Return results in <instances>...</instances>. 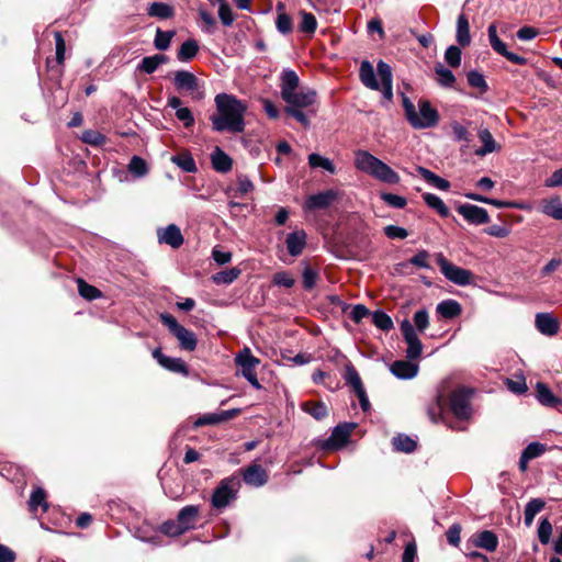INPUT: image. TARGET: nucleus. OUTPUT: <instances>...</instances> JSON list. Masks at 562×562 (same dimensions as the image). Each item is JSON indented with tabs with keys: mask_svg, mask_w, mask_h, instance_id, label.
Segmentation results:
<instances>
[{
	"mask_svg": "<svg viewBox=\"0 0 562 562\" xmlns=\"http://www.w3.org/2000/svg\"><path fill=\"white\" fill-rule=\"evenodd\" d=\"M216 113L210 116L212 128L215 132L243 133L245 130V114L247 105L233 94L218 93L215 99Z\"/></svg>",
	"mask_w": 562,
	"mask_h": 562,
	"instance_id": "1",
	"label": "nucleus"
},
{
	"mask_svg": "<svg viewBox=\"0 0 562 562\" xmlns=\"http://www.w3.org/2000/svg\"><path fill=\"white\" fill-rule=\"evenodd\" d=\"M376 71L380 82L376 80L375 71L369 60H362L359 68V78L364 87L371 90L381 91L383 97L391 101L393 98V75L392 68L383 60H379Z\"/></svg>",
	"mask_w": 562,
	"mask_h": 562,
	"instance_id": "2",
	"label": "nucleus"
},
{
	"mask_svg": "<svg viewBox=\"0 0 562 562\" xmlns=\"http://www.w3.org/2000/svg\"><path fill=\"white\" fill-rule=\"evenodd\" d=\"M353 164L359 171L367 173L380 182L397 184L401 181L395 170L368 150L359 149L355 151Z\"/></svg>",
	"mask_w": 562,
	"mask_h": 562,
	"instance_id": "3",
	"label": "nucleus"
},
{
	"mask_svg": "<svg viewBox=\"0 0 562 562\" xmlns=\"http://www.w3.org/2000/svg\"><path fill=\"white\" fill-rule=\"evenodd\" d=\"M419 113L416 112L413 102L403 95V108L408 123L414 128H429L437 125L439 116L436 109H434L429 101L420 100L418 102Z\"/></svg>",
	"mask_w": 562,
	"mask_h": 562,
	"instance_id": "4",
	"label": "nucleus"
},
{
	"mask_svg": "<svg viewBox=\"0 0 562 562\" xmlns=\"http://www.w3.org/2000/svg\"><path fill=\"white\" fill-rule=\"evenodd\" d=\"M435 257L440 272L448 281L459 286H467L473 283L474 274L472 271L453 265L441 252L436 254Z\"/></svg>",
	"mask_w": 562,
	"mask_h": 562,
	"instance_id": "5",
	"label": "nucleus"
},
{
	"mask_svg": "<svg viewBox=\"0 0 562 562\" xmlns=\"http://www.w3.org/2000/svg\"><path fill=\"white\" fill-rule=\"evenodd\" d=\"M160 321L178 339L181 349L193 351L196 348L198 340L195 334L180 325L171 314H160Z\"/></svg>",
	"mask_w": 562,
	"mask_h": 562,
	"instance_id": "6",
	"label": "nucleus"
},
{
	"mask_svg": "<svg viewBox=\"0 0 562 562\" xmlns=\"http://www.w3.org/2000/svg\"><path fill=\"white\" fill-rule=\"evenodd\" d=\"M238 481L233 477H226L220 482L214 490L211 503L216 509L227 507L237 496Z\"/></svg>",
	"mask_w": 562,
	"mask_h": 562,
	"instance_id": "7",
	"label": "nucleus"
},
{
	"mask_svg": "<svg viewBox=\"0 0 562 562\" xmlns=\"http://www.w3.org/2000/svg\"><path fill=\"white\" fill-rule=\"evenodd\" d=\"M473 392L470 389L459 387L450 395V409L452 414L461 420L469 419L472 415L471 396Z\"/></svg>",
	"mask_w": 562,
	"mask_h": 562,
	"instance_id": "8",
	"label": "nucleus"
},
{
	"mask_svg": "<svg viewBox=\"0 0 562 562\" xmlns=\"http://www.w3.org/2000/svg\"><path fill=\"white\" fill-rule=\"evenodd\" d=\"M400 329L404 341L407 344L406 357L408 360H416L420 357L423 345L417 336L413 324L408 319H404L400 324Z\"/></svg>",
	"mask_w": 562,
	"mask_h": 562,
	"instance_id": "9",
	"label": "nucleus"
},
{
	"mask_svg": "<svg viewBox=\"0 0 562 562\" xmlns=\"http://www.w3.org/2000/svg\"><path fill=\"white\" fill-rule=\"evenodd\" d=\"M353 428L355 424L345 423L337 425L330 437L325 441L323 448L329 450L344 447L348 442Z\"/></svg>",
	"mask_w": 562,
	"mask_h": 562,
	"instance_id": "10",
	"label": "nucleus"
},
{
	"mask_svg": "<svg viewBox=\"0 0 562 562\" xmlns=\"http://www.w3.org/2000/svg\"><path fill=\"white\" fill-rule=\"evenodd\" d=\"M457 211L470 224L482 225L490 222V215L487 211L477 205L468 203L461 204L458 206Z\"/></svg>",
	"mask_w": 562,
	"mask_h": 562,
	"instance_id": "11",
	"label": "nucleus"
},
{
	"mask_svg": "<svg viewBox=\"0 0 562 562\" xmlns=\"http://www.w3.org/2000/svg\"><path fill=\"white\" fill-rule=\"evenodd\" d=\"M317 93L312 88H304L300 91L291 93L290 98H285L283 101L286 103L285 106H294L296 109H304L315 103Z\"/></svg>",
	"mask_w": 562,
	"mask_h": 562,
	"instance_id": "12",
	"label": "nucleus"
},
{
	"mask_svg": "<svg viewBox=\"0 0 562 562\" xmlns=\"http://www.w3.org/2000/svg\"><path fill=\"white\" fill-rule=\"evenodd\" d=\"M307 244V234L304 229H295L289 233L285 237V246L288 252L292 257L302 255Z\"/></svg>",
	"mask_w": 562,
	"mask_h": 562,
	"instance_id": "13",
	"label": "nucleus"
},
{
	"mask_svg": "<svg viewBox=\"0 0 562 562\" xmlns=\"http://www.w3.org/2000/svg\"><path fill=\"white\" fill-rule=\"evenodd\" d=\"M337 198V193L334 190H326L316 194L310 195L304 204L305 210L315 211L322 210L329 206Z\"/></svg>",
	"mask_w": 562,
	"mask_h": 562,
	"instance_id": "14",
	"label": "nucleus"
},
{
	"mask_svg": "<svg viewBox=\"0 0 562 562\" xmlns=\"http://www.w3.org/2000/svg\"><path fill=\"white\" fill-rule=\"evenodd\" d=\"M153 357L165 369L172 372L182 373L184 375L188 374L187 364L182 359L165 356L159 348H156L153 351Z\"/></svg>",
	"mask_w": 562,
	"mask_h": 562,
	"instance_id": "15",
	"label": "nucleus"
},
{
	"mask_svg": "<svg viewBox=\"0 0 562 562\" xmlns=\"http://www.w3.org/2000/svg\"><path fill=\"white\" fill-rule=\"evenodd\" d=\"M239 413V409H228V411H222L218 413H207L202 416H200L194 422V427H201L206 425H218L222 423H225L232 418H234Z\"/></svg>",
	"mask_w": 562,
	"mask_h": 562,
	"instance_id": "16",
	"label": "nucleus"
},
{
	"mask_svg": "<svg viewBox=\"0 0 562 562\" xmlns=\"http://www.w3.org/2000/svg\"><path fill=\"white\" fill-rule=\"evenodd\" d=\"M536 328L546 336H553L560 329L558 318L550 313H538L535 318Z\"/></svg>",
	"mask_w": 562,
	"mask_h": 562,
	"instance_id": "17",
	"label": "nucleus"
},
{
	"mask_svg": "<svg viewBox=\"0 0 562 562\" xmlns=\"http://www.w3.org/2000/svg\"><path fill=\"white\" fill-rule=\"evenodd\" d=\"M300 79L297 74L292 69H283L280 77V93L282 100L290 98L291 93L299 88Z\"/></svg>",
	"mask_w": 562,
	"mask_h": 562,
	"instance_id": "18",
	"label": "nucleus"
},
{
	"mask_svg": "<svg viewBox=\"0 0 562 562\" xmlns=\"http://www.w3.org/2000/svg\"><path fill=\"white\" fill-rule=\"evenodd\" d=\"M235 362L240 368L243 376H245L256 372V367L260 360L246 347L236 355Z\"/></svg>",
	"mask_w": 562,
	"mask_h": 562,
	"instance_id": "19",
	"label": "nucleus"
},
{
	"mask_svg": "<svg viewBox=\"0 0 562 562\" xmlns=\"http://www.w3.org/2000/svg\"><path fill=\"white\" fill-rule=\"evenodd\" d=\"M157 234L160 244H167L172 248H179L183 244L181 231L175 224H170L166 228L158 229Z\"/></svg>",
	"mask_w": 562,
	"mask_h": 562,
	"instance_id": "20",
	"label": "nucleus"
},
{
	"mask_svg": "<svg viewBox=\"0 0 562 562\" xmlns=\"http://www.w3.org/2000/svg\"><path fill=\"white\" fill-rule=\"evenodd\" d=\"M173 85L179 91L193 92L199 87L196 76L188 70H178L173 76Z\"/></svg>",
	"mask_w": 562,
	"mask_h": 562,
	"instance_id": "21",
	"label": "nucleus"
},
{
	"mask_svg": "<svg viewBox=\"0 0 562 562\" xmlns=\"http://www.w3.org/2000/svg\"><path fill=\"white\" fill-rule=\"evenodd\" d=\"M200 515V506L198 505H188L181 508L177 515V519L180 525L184 529V531H189L193 529L198 522V518Z\"/></svg>",
	"mask_w": 562,
	"mask_h": 562,
	"instance_id": "22",
	"label": "nucleus"
},
{
	"mask_svg": "<svg viewBox=\"0 0 562 562\" xmlns=\"http://www.w3.org/2000/svg\"><path fill=\"white\" fill-rule=\"evenodd\" d=\"M390 371L398 379H413L418 373V366L406 360H396L391 367Z\"/></svg>",
	"mask_w": 562,
	"mask_h": 562,
	"instance_id": "23",
	"label": "nucleus"
},
{
	"mask_svg": "<svg viewBox=\"0 0 562 562\" xmlns=\"http://www.w3.org/2000/svg\"><path fill=\"white\" fill-rule=\"evenodd\" d=\"M211 164L215 171L226 173L232 170L233 159L218 146L211 154Z\"/></svg>",
	"mask_w": 562,
	"mask_h": 562,
	"instance_id": "24",
	"label": "nucleus"
},
{
	"mask_svg": "<svg viewBox=\"0 0 562 562\" xmlns=\"http://www.w3.org/2000/svg\"><path fill=\"white\" fill-rule=\"evenodd\" d=\"M267 479L266 470L259 464H252L244 472L245 483L251 486H262L267 482Z\"/></svg>",
	"mask_w": 562,
	"mask_h": 562,
	"instance_id": "25",
	"label": "nucleus"
},
{
	"mask_svg": "<svg viewBox=\"0 0 562 562\" xmlns=\"http://www.w3.org/2000/svg\"><path fill=\"white\" fill-rule=\"evenodd\" d=\"M146 13L150 18L168 20L175 16V8L167 2H151L146 8Z\"/></svg>",
	"mask_w": 562,
	"mask_h": 562,
	"instance_id": "26",
	"label": "nucleus"
},
{
	"mask_svg": "<svg viewBox=\"0 0 562 562\" xmlns=\"http://www.w3.org/2000/svg\"><path fill=\"white\" fill-rule=\"evenodd\" d=\"M479 138L483 146L475 150V155L484 157L487 154L499 150L501 146L495 142L493 135L487 128H481L479 131Z\"/></svg>",
	"mask_w": 562,
	"mask_h": 562,
	"instance_id": "27",
	"label": "nucleus"
},
{
	"mask_svg": "<svg viewBox=\"0 0 562 562\" xmlns=\"http://www.w3.org/2000/svg\"><path fill=\"white\" fill-rule=\"evenodd\" d=\"M536 392L537 398L542 405L554 408L562 406V398L557 397L546 384L538 383Z\"/></svg>",
	"mask_w": 562,
	"mask_h": 562,
	"instance_id": "28",
	"label": "nucleus"
},
{
	"mask_svg": "<svg viewBox=\"0 0 562 562\" xmlns=\"http://www.w3.org/2000/svg\"><path fill=\"white\" fill-rule=\"evenodd\" d=\"M540 211L547 216L562 221L561 199L558 195H555L550 199L542 200Z\"/></svg>",
	"mask_w": 562,
	"mask_h": 562,
	"instance_id": "29",
	"label": "nucleus"
},
{
	"mask_svg": "<svg viewBox=\"0 0 562 562\" xmlns=\"http://www.w3.org/2000/svg\"><path fill=\"white\" fill-rule=\"evenodd\" d=\"M437 313L443 318H454L462 313L461 304L452 299L443 300L437 305Z\"/></svg>",
	"mask_w": 562,
	"mask_h": 562,
	"instance_id": "30",
	"label": "nucleus"
},
{
	"mask_svg": "<svg viewBox=\"0 0 562 562\" xmlns=\"http://www.w3.org/2000/svg\"><path fill=\"white\" fill-rule=\"evenodd\" d=\"M168 58L166 55L156 54L153 56H147L142 59L138 64L137 69L142 72L150 75L157 70V68L167 63Z\"/></svg>",
	"mask_w": 562,
	"mask_h": 562,
	"instance_id": "31",
	"label": "nucleus"
},
{
	"mask_svg": "<svg viewBox=\"0 0 562 562\" xmlns=\"http://www.w3.org/2000/svg\"><path fill=\"white\" fill-rule=\"evenodd\" d=\"M417 172L423 177V179L430 184L431 187H435L436 189L447 191L450 188V182L439 176H437L431 170L425 168V167H418Z\"/></svg>",
	"mask_w": 562,
	"mask_h": 562,
	"instance_id": "32",
	"label": "nucleus"
},
{
	"mask_svg": "<svg viewBox=\"0 0 562 562\" xmlns=\"http://www.w3.org/2000/svg\"><path fill=\"white\" fill-rule=\"evenodd\" d=\"M457 42L465 47L471 43L470 26L465 14H460L457 20Z\"/></svg>",
	"mask_w": 562,
	"mask_h": 562,
	"instance_id": "33",
	"label": "nucleus"
},
{
	"mask_svg": "<svg viewBox=\"0 0 562 562\" xmlns=\"http://www.w3.org/2000/svg\"><path fill=\"white\" fill-rule=\"evenodd\" d=\"M426 205L432 210H435L441 217H448L450 211L445 202L434 193H424L422 195Z\"/></svg>",
	"mask_w": 562,
	"mask_h": 562,
	"instance_id": "34",
	"label": "nucleus"
},
{
	"mask_svg": "<svg viewBox=\"0 0 562 562\" xmlns=\"http://www.w3.org/2000/svg\"><path fill=\"white\" fill-rule=\"evenodd\" d=\"M171 161L186 172L193 173L198 170L192 155L188 151L172 156Z\"/></svg>",
	"mask_w": 562,
	"mask_h": 562,
	"instance_id": "35",
	"label": "nucleus"
},
{
	"mask_svg": "<svg viewBox=\"0 0 562 562\" xmlns=\"http://www.w3.org/2000/svg\"><path fill=\"white\" fill-rule=\"evenodd\" d=\"M277 10H278V16H277V20H276V26H277V30L281 33V34H289L292 32L293 30V25H292V19L289 14H286L285 12H283L284 10V4L283 3H278L277 5Z\"/></svg>",
	"mask_w": 562,
	"mask_h": 562,
	"instance_id": "36",
	"label": "nucleus"
},
{
	"mask_svg": "<svg viewBox=\"0 0 562 562\" xmlns=\"http://www.w3.org/2000/svg\"><path fill=\"white\" fill-rule=\"evenodd\" d=\"M198 42L195 40H187L181 44L177 53V58L180 61H189L198 54Z\"/></svg>",
	"mask_w": 562,
	"mask_h": 562,
	"instance_id": "37",
	"label": "nucleus"
},
{
	"mask_svg": "<svg viewBox=\"0 0 562 562\" xmlns=\"http://www.w3.org/2000/svg\"><path fill=\"white\" fill-rule=\"evenodd\" d=\"M475 544L479 548H482V549H485V550L492 552V551L496 550L498 540L493 531L484 530L477 535Z\"/></svg>",
	"mask_w": 562,
	"mask_h": 562,
	"instance_id": "38",
	"label": "nucleus"
},
{
	"mask_svg": "<svg viewBox=\"0 0 562 562\" xmlns=\"http://www.w3.org/2000/svg\"><path fill=\"white\" fill-rule=\"evenodd\" d=\"M302 409L316 420L325 418L328 414L327 406L323 402H305L302 404Z\"/></svg>",
	"mask_w": 562,
	"mask_h": 562,
	"instance_id": "39",
	"label": "nucleus"
},
{
	"mask_svg": "<svg viewBox=\"0 0 562 562\" xmlns=\"http://www.w3.org/2000/svg\"><path fill=\"white\" fill-rule=\"evenodd\" d=\"M544 507V502L540 498H532L525 506V524L530 526L535 519V516L539 514Z\"/></svg>",
	"mask_w": 562,
	"mask_h": 562,
	"instance_id": "40",
	"label": "nucleus"
},
{
	"mask_svg": "<svg viewBox=\"0 0 562 562\" xmlns=\"http://www.w3.org/2000/svg\"><path fill=\"white\" fill-rule=\"evenodd\" d=\"M392 443L394 450L405 453L413 452L417 447L416 441L406 435H398L394 437L392 439Z\"/></svg>",
	"mask_w": 562,
	"mask_h": 562,
	"instance_id": "41",
	"label": "nucleus"
},
{
	"mask_svg": "<svg viewBox=\"0 0 562 562\" xmlns=\"http://www.w3.org/2000/svg\"><path fill=\"white\" fill-rule=\"evenodd\" d=\"M308 165L311 168H323L324 170L331 175L336 172V168L333 161L316 153H313L308 156Z\"/></svg>",
	"mask_w": 562,
	"mask_h": 562,
	"instance_id": "42",
	"label": "nucleus"
},
{
	"mask_svg": "<svg viewBox=\"0 0 562 562\" xmlns=\"http://www.w3.org/2000/svg\"><path fill=\"white\" fill-rule=\"evenodd\" d=\"M240 272V269L234 267L213 274L212 280L216 284H231L239 277Z\"/></svg>",
	"mask_w": 562,
	"mask_h": 562,
	"instance_id": "43",
	"label": "nucleus"
},
{
	"mask_svg": "<svg viewBox=\"0 0 562 562\" xmlns=\"http://www.w3.org/2000/svg\"><path fill=\"white\" fill-rule=\"evenodd\" d=\"M176 35V32L170 31H162L161 29L156 30V35L154 40V45L156 49L158 50H167L170 46L172 37Z\"/></svg>",
	"mask_w": 562,
	"mask_h": 562,
	"instance_id": "44",
	"label": "nucleus"
},
{
	"mask_svg": "<svg viewBox=\"0 0 562 562\" xmlns=\"http://www.w3.org/2000/svg\"><path fill=\"white\" fill-rule=\"evenodd\" d=\"M429 257L430 255L427 250H419L406 262L401 263V266L406 268L409 265H413L417 268L430 269L431 267L429 265Z\"/></svg>",
	"mask_w": 562,
	"mask_h": 562,
	"instance_id": "45",
	"label": "nucleus"
},
{
	"mask_svg": "<svg viewBox=\"0 0 562 562\" xmlns=\"http://www.w3.org/2000/svg\"><path fill=\"white\" fill-rule=\"evenodd\" d=\"M344 378L346 380V383L353 389L355 393L364 389L361 378L352 364L346 366Z\"/></svg>",
	"mask_w": 562,
	"mask_h": 562,
	"instance_id": "46",
	"label": "nucleus"
},
{
	"mask_svg": "<svg viewBox=\"0 0 562 562\" xmlns=\"http://www.w3.org/2000/svg\"><path fill=\"white\" fill-rule=\"evenodd\" d=\"M301 23L299 25V29L301 32L305 34H314L317 27V21L316 18L306 11H301Z\"/></svg>",
	"mask_w": 562,
	"mask_h": 562,
	"instance_id": "47",
	"label": "nucleus"
},
{
	"mask_svg": "<svg viewBox=\"0 0 562 562\" xmlns=\"http://www.w3.org/2000/svg\"><path fill=\"white\" fill-rule=\"evenodd\" d=\"M435 72L438 76V82L442 87H452L456 82L453 72L441 64L435 66Z\"/></svg>",
	"mask_w": 562,
	"mask_h": 562,
	"instance_id": "48",
	"label": "nucleus"
},
{
	"mask_svg": "<svg viewBox=\"0 0 562 562\" xmlns=\"http://www.w3.org/2000/svg\"><path fill=\"white\" fill-rule=\"evenodd\" d=\"M372 323L376 328L383 331H387L393 328L392 318L383 311H375L372 314Z\"/></svg>",
	"mask_w": 562,
	"mask_h": 562,
	"instance_id": "49",
	"label": "nucleus"
},
{
	"mask_svg": "<svg viewBox=\"0 0 562 562\" xmlns=\"http://www.w3.org/2000/svg\"><path fill=\"white\" fill-rule=\"evenodd\" d=\"M78 292L79 294L89 300H95L102 296V293L100 290H98L95 286L88 284L82 279H78Z\"/></svg>",
	"mask_w": 562,
	"mask_h": 562,
	"instance_id": "50",
	"label": "nucleus"
},
{
	"mask_svg": "<svg viewBox=\"0 0 562 562\" xmlns=\"http://www.w3.org/2000/svg\"><path fill=\"white\" fill-rule=\"evenodd\" d=\"M160 531L169 537H179L186 532L178 519L162 522Z\"/></svg>",
	"mask_w": 562,
	"mask_h": 562,
	"instance_id": "51",
	"label": "nucleus"
},
{
	"mask_svg": "<svg viewBox=\"0 0 562 562\" xmlns=\"http://www.w3.org/2000/svg\"><path fill=\"white\" fill-rule=\"evenodd\" d=\"M380 198L383 202H385L389 206L394 209H404L407 205L406 198L402 195H397L390 192H382Z\"/></svg>",
	"mask_w": 562,
	"mask_h": 562,
	"instance_id": "52",
	"label": "nucleus"
},
{
	"mask_svg": "<svg viewBox=\"0 0 562 562\" xmlns=\"http://www.w3.org/2000/svg\"><path fill=\"white\" fill-rule=\"evenodd\" d=\"M198 13L202 21L201 30L209 34L214 33L216 24L214 16L203 8H200Z\"/></svg>",
	"mask_w": 562,
	"mask_h": 562,
	"instance_id": "53",
	"label": "nucleus"
},
{
	"mask_svg": "<svg viewBox=\"0 0 562 562\" xmlns=\"http://www.w3.org/2000/svg\"><path fill=\"white\" fill-rule=\"evenodd\" d=\"M46 493L43 488H35L30 497V508L31 510H36L38 506H42L44 510L47 509L48 505L45 503Z\"/></svg>",
	"mask_w": 562,
	"mask_h": 562,
	"instance_id": "54",
	"label": "nucleus"
},
{
	"mask_svg": "<svg viewBox=\"0 0 562 562\" xmlns=\"http://www.w3.org/2000/svg\"><path fill=\"white\" fill-rule=\"evenodd\" d=\"M468 82L471 87L479 89L481 92L487 91V83L482 74L476 70H471L467 75Z\"/></svg>",
	"mask_w": 562,
	"mask_h": 562,
	"instance_id": "55",
	"label": "nucleus"
},
{
	"mask_svg": "<svg viewBox=\"0 0 562 562\" xmlns=\"http://www.w3.org/2000/svg\"><path fill=\"white\" fill-rule=\"evenodd\" d=\"M413 319V326H415V330H418L419 333H424L429 326V314L425 308L416 311Z\"/></svg>",
	"mask_w": 562,
	"mask_h": 562,
	"instance_id": "56",
	"label": "nucleus"
},
{
	"mask_svg": "<svg viewBox=\"0 0 562 562\" xmlns=\"http://www.w3.org/2000/svg\"><path fill=\"white\" fill-rule=\"evenodd\" d=\"M128 170L136 177H143L148 171L145 160L138 156H134L131 159L128 164Z\"/></svg>",
	"mask_w": 562,
	"mask_h": 562,
	"instance_id": "57",
	"label": "nucleus"
},
{
	"mask_svg": "<svg viewBox=\"0 0 562 562\" xmlns=\"http://www.w3.org/2000/svg\"><path fill=\"white\" fill-rule=\"evenodd\" d=\"M445 59L451 67H459L461 64V49L458 46L451 45L445 53Z\"/></svg>",
	"mask_w": 562,
	"mask_h": 562,
	"instance_id": "58",
	"label": "nucleus"
},
{
	"mask_svg": "<svg viewBox=\"0 0 562 562\" xmlns=\"http://www.w3.org/2000/svg\"><path fill=\"white\" fill-rule=\"evenodd\" d=\"M443 397L442 393H439L436 397V402L428 407V416L434 422L437 423L442 412L443 407Z\"/></svg>",
	"mask_w": 562,
	"mask_h": 562,
	"instance_id": "59",
	"label": "nucleus"
},
{
	"mask_svg": "<svg viewBox=\"0 0 562 562\" xmlns=\"http://www.w3.org/2000/svg\"><path fill=\"white\" fill-rule=\"evenodd\" d=\"M552 533V526L548 519H542L538 526V538L542 544H547L550 541Z\"/></svg>",
	"mask_w": 562,
	"mask_h": 562,
	"instance_id": "60",
	"label": "nucleus"
},
{
	"mask_svg": "<svg viewBox=\"0 0 562 562\" xmlns=\"http://www.w3.org/2000/svg\"><path fill=\"white\" fill-rule=\"evenodd\" d=\"M176 117L183 123L186 128H190L194 125V116L189 108L182 106L176 111Z\"/></svg>",
	"mask_w": 562,
	"mask_h": 562,
	"instance_id": "61",
	"label": "nucleus"
},
{
	"mask_svg": "<svg viewBox=\"0 0 562 562\" xmlns=\"http://www.w3.org/2000/svg\"><path fill=\"white\" fill-rule=\"evenodd\" d=\"M273 283L278 286L292 288L295 283L294 278L286 271L276 272L273 274Z\"/></svg>",
	"mask_w": 562,
	"mask_h": 562,
	"instance_id": "62",
	"label": "nucleus"
},
{
	"mask_svg": "<svg viewBox=\"0 0 562 562\" xmlns=\"http://www.w3.org/2000/svg\"><path fill=\"white\" fill-rule=\"evenodd\" d=\"M317 280V272L311 267H305L302 273V284L305 290H312Z\"/></svg>",
	"mask_w": 562,
	"mask_h": 562,
	"instance_id": "63",
	"label": "nucleus"
},
{
	"mask_svg": "<svg viewBox=\"0 0 562 562\" xmlns=\"http://www.w3.org/2000/svg\"><path fill=\"white\" fill-rule=\"evenodd\" d=\"M384 234L390 239H405L408 236V232L396 225H387L384 227Z\"/></svg>",
	"mask_w": 562,
	"mask_h": 562,
	"instance_id": "64",
	"label": "nucleus"
}]
</instances>
